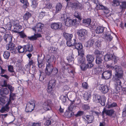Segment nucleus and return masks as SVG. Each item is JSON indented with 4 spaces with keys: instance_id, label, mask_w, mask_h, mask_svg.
Segmentation results:
<instances>
[{
    "instance_id": "obj_1",
    "label": "nucleus",
    "mask_w": 126,
    "mask_h": 126,
    "mask_svg": "<svg viewBox=\"0 0 126 126\" xmlns=\"http://www.w3.org/2000/svg\"><path fill=\"white\" fill-rule=\"evenodd\" d=\"M106 67L110 69L113 70L115 71V74L113 76L112 80L114 81H117V84H115V90L117 93L120 91L122 87L121 85V82L120 79L123 78V71L121 67L118 65H116L113 67L111 65L108 64L106 65Z\"/></svg>"
},
{
    "instance_id": "obj_2",
    "label": "nucleus",
    "mask_w": 126,
    "mask_h": 126,
    "mask_svg": "<svg viewBox=\"0 0 126 126\" xmlns=\"http://www.w3.org/2000/svg\"><path fill=\"white\" fill-rule=\"evenodd\" d=\"M104 59L106 61L110 60H113L114 63H116L117 62L118 59V57H116L112 54L110 53L106 54L104 56Z\"/></svg>"
},
{
    "instance_id": "obj_3",
    "label": "nucleus",
    "mask_w": 126,
    "mask_h": 126,
    "mask_svg": "<svg viewBox=\"0 0 126 126\" xmlns=\"http://www.w3.org/2000/svg\"><path fill=\"white\" fill-rule=\"evenodd\" d=\"M54 67L51 63H46V67L45 70V74L47 75L50 76L52 73Z\"/></svg>"
},
{
    "instance_id": "obj_4",
    "label": "nucleus",
    "mask_w": 126,
    "mask_h": 126,
    "mask_svg": "<svg viewBox=\"0 0 126 126\" xmlns=\"http://www.w3.org/2000/svg\"><path fill=\"white\" fill-rule=\"evenodd\" d=\"M87 32V31L84 29L80 30L77 32L79 38L81 41H83L85 39Z\"/></svg>"
},
{
    "instance_id": "obj_5",
    "label": "nucleus",
    "mask_w": 126,
    "mask_h": 126,
    "mask_svg": "<svg viewBox=\"0 0 126 126\" xmlns=\"http://www.w3.org/2000/svg\"><path fill=\"white\" fill-rule=\"evenodd\" d=\"M6 49L9 50L12 53H15L17 50V47L15 46V45L12 42L9 43L6 45Z\"/></svg>"
},
{
    "instance_id": "obj_6",
    "label": "nucleus",
    "mask_w": 126,
    "mask_h": 126,
    "mask_svg": "<svg viewBox=\"0 0 126 126\" xmlns=\"http://www.w3.org/2000/svg\"><path fill=\"white\" fill-rule=\"evenodd\" d=\"M34 107V102L32 101H30L27 104L25 111L27 112H31L33 110Z\"/></svg>"
},
{
    "instance_id": "obj_7",
    "label": "nucleus",
    "mask_w": 126,
    "mask_h": 126,
    "mask_svg": "<svg viewBox=\"0 0 126 126\" xmlns=\"http://www.w3.org/2000/svg\"><path fill=\"white\" fill-rule=\"evenodd\" d=\"M111 33L110 31L105 32L103 34V38L105 39L106 41H111L113 39V37L110 35Z\"/></svg>"
},
{
    "instance_id": "obj_8",
    "label": "nucleus",
    "mask_w": 126,
    "mask_h": 126,
    "mask_svg": "<svg viewBox=\"0 0 126 126\" xmlns=\"http://www.w3.org/2000/svg\"><path fill=\"white\" fill-rule=\"evenodd\" d=\"M44 26L43 24L39 23L36 24L34 28H32V29L33 31H34L35 32H41Z\"/></svg>"
},
{
    "instance_id": "obj_9",
    "label": "nucleus",
    "mask_w": 126,
    "mask_h": 126,
    "mask_svg": "<svg viewBox=\"0 0 126 126\" xmlns=\"http://www.w3.org/2000/svg\"><path fill=\"white\" fill-rule=\"evenodd\" d=\"M62 26V24L61 23H52L50 25V27L51 29L55 30H59Z\"/></svg>"
},
{
    "instance_id": "obj_10",
    "label": "nucleus",
    "mask_w": 126,
    "mask_h": 126,
    "mask_svg": "<svg viewBox=\"0 0 126 126\" xmlns=\"http://www.w3.org/2000/svg\"><path fill=\"white\" fill-rule=\"evenodd\" d=\"M115 111L113 110H106L105 109H104L103 111L102 112V116L103 118H104V113H105L107 115L111 116L114 113Z\"/></svg>"
},
{
    "instance_id": "obj_11",
    "label": "nucleus",
    "mask_w": 126,
    "mask_h": 126,
    "mask_svg": "<svg viewBox=\"0 0 126 126\" xmlns=\"http://www.w3.org/2000/svg\"><path fill=\"white\" fill-rule=\"evenodd\" d=\"M55 81L54 80H52L49 81L48 85L47 91L48 92H51L55 85Z\"/></svg>"
},
{
    "instance_id": "obj_12",
    "label": "nucleus",
    "mask_w": 126,
    "mask_h": 126,
    "mask_svg": "<svg viewBox=\"0 0 126 126\" xmlns=\"http://www.w3.org/2000/svg\"><path fill=\"white\" fill-rule=\"evenodd\" d=\"M112 75V72L110 70L105 71L102 74L103 78L105 79H109Z\"/></svg>"
},
{
    "instance_id": "obj_13",
    "label": "nucleus",
    "mask_w": 126,
    "mask_h": 126,
    "mask_svg": "<svg viewBox=\"0 0 126 126\" xmlns=\"http://www.w3.org/2000/svg\"><path fill=\"white\" fill-rule=\"evenodd\" d=\"M44 58V56L38 55L37 61L38 66L39 68H41L43 65Z\"/></svg>"
},
{
    "instance_id": "obj_14",
    "label": "nucleus",
    "mask_w": 126,
    "mask_h": 126,
    "mask_svg": "<svg viewBox=\"0 0 126 126\" xmlns=\"http://www.w3.org/2000/svg\"><path fill=\"white\" fill-rule=\"evenodd\" d=\"M13 38L12 35L11 34H5L3 36L4 39L6 43L11 42Z\"/></svg>"
},
{
    "instance_id": "obj_15",
    "label": "nucleus",
    "mask_w": 126,
    "mask_h": 126,
    "mask_svg": "<svg viewBox=\"0 0 126 126\" xmlns=\"http://www.w3.org/2000/svg\"><path fill=\"white\" fill-rule=\"evenodd\" d=\"M70 6L74 10H76L78 9L81 10L82 8V5L79 3H72L71 4Z\"/></svg>"
},
{
    "instance_id": "obj_16",
    "label": "nucleus",
    "mask_w": 126,
    "mask_h": 126,
    "mask_svg": "<svg viewBox=\"0 0 126 126\" xmlns=\"http://www.w3.org/2000/svg\"><path fill=\"white\" fill-rule=\"evenodd\" d=\"M13 24L14 29L16 32L19 31L22 28V26L19 25V21L17 20L14 21Z\"/></svg>"
},
{
    "instance_id": "obj_17",
    "label": "nucleus",
    "mask_w": 126,
    "mask_h": 126,
    "mask_svg": "<svg viewBox=\"0 0 126 126\" xmlns=\"http://www.w3.org/2000/svg\"><path fill=\"white\" fill-rule=\"evenodd\" d=\"M95 31L96 33L99 34L102 33L104 31H107V29L105 27L99 26L96 28Z\"/></svg>"
},
{
    "instance_id": "obj_18",
    "label": "nucleus",
    "mask_w": 126,
    "mask_h": 126,
    "mask_svg": "<svg viewBox=\"0 0 126 126\" xmlns=\"http://www.w3.org/2000/svg\"><path fill=\"white\" fill-rule=\"evenodd\" d=\"M51 101L50 100H47L43 104V107L44 109L47 110L50 109V102Z\"/></svg>"
},
{
    "instance_id": "obj_19",
    "label": "nucleus",
    "mask_w": 126,
    "mask_h": 126,
    "mask_svg": "<svg viewBox=\"0 0 126 126\" xmlns=\"http://www.w3.org/2000/svg\"><path fill=\"white\" fill-rule=\"evenodd\" d=\"M25 52L27 51L29 52L32 51L33 50V47L32 45L27 44V45H24V46Z\"/></svg>"
},
{
    "instance_id": "obj_20",
    "label": "nucleus",
    "mask_w": 126,
    "mask_h": 126,
    "mask_svg": "<svg viewBox=\"0 0 126 126\" xmlns=\"http://www.w3.org/2000/svg\"><path fill=\"white\" fill-rule=\"evenodd\" d=\"M98 8L99 9H101L103 10L104 12L106 14L108 13L109 11L108 9L106 6H105L102 4H99L97 5Z\"/></svg>"
},
{
    "instance_id": "obj_21",
    "label": "nucleus",
    "mask_w": 126,
    "mask_h": 126,
    "mask_svg": "<svg viewBox=\"0 0 126 126\" xmlns=\"http://www.w3.org/2000/svg\"><path fill=\"white\" fill-rule=\"evenodd\" d=\"M77 41L75 39H71L69 41L67 40L66 41L67 45L69 47H71L74 46L77 43Z\"/></svg>"
},
{
    "instance_id": "obj_22",
    "label": "nucleus",
    "mask_w": 126,
    "mask_h": 126,
    "mask_svg": "<svg viewBox=\"0 0 126 126\" xmlns=\"http://www.w3.org/2000/svg\"><path fill=\"white\" fill-rule=\"evenodd\" d=\"M9 93V91L7 87L2 88L1 89L0 93L1 95L4 96L8 94Z\"/></svg>"
},
{
    "instance_id": "obj_23",
    "label": "nucleus",
    "mask_w": 126,
    "mask_h": 126,
    "mask_svg": "<svg viewBox=\"0 0 126 126\" xmlns=\"http://www.w3.org/2000/svg\"><path fill=\"white\" fill-rule=\"evenodd\" d=\"M99 89L101 92L104 93H107L109 90L108 87L106 85H102L100 87Z\"/></svg>"
},
{
    "instance_id": "obj_24",
    "label": "nucleus",
    "mask_w": 126,
    "mask_h": 126,
    "mask_svg": "<svg viewBox=\"0 0 126 126\" xmlns=\"http://www.w3.org/2000/svg\"><path fill=\"white\" fill-rule=\"evenodd\" d=\"M103 57L102 55H100L96 57L95 62L97 64L99 65L102 63L103 61Z\"/></svg>"
},
{
    "instance_id": "obj_25",
    "label": "nucleus",
    "mask_w": 126,
    "mask_h": 126,
    "mask_svg": "<svg viewBox=\"0 0 126 126\" xmlns=\"http://www.w3.org/2000/svg\"><path fill=\"white\" fill-rule=\"evenodd\" d=\"M41 37V35L40 33L35 34L33 35L28 37V38L31 40L34 41L36 40L37 38Z\"/></svg>"
},
{
    "instance_id": "obj_26",
    "label": "nucleus",
    "mask_w": 126,
    "mask_h": 126,
    "mask_svg": "<svg viewBox=\"0 0 126 126\" xmlns=\"http://www.w3.org/2000/svg\"><path fill=\"white\" fill-rule=\"evenodd\" d=\"M85 119L88 122V123H91L94 119V116L92 115H86L84 116Z\"/></svg>"
},
{
    "instance_id": "obj_27",
    "label": "nucleus",
    "mask_w": 126,
    "mask_h": 126,
    "mask_svg": "<svg viewBox=\"0 0 126 126\" xmlns=\"http://www.w3.org/2000/svg\"><path fill=\"white\" fill-rule=\"evenodd\" d=\"M55 59V58L54 55H52L51 56H47L46 58V63H51L53 62Z\"/></svg>"
},
{
    "instance_id": "obj_28",
    "label": "nucleus",
    "mask_w": 126,
    "mask_h": 126,
    "mask_svg": "<svg viewBox=\"0 0 126 126\" xmlns=\"http://www.w3.org/2000/svg\"><path fill=\"white\" fill-rule=\"evenodd\" d=\"M62 7V5L61 3H57L56 6V13H57L60 11Z\"/></svg>"
},
{
    "instance_id": "obj_29",
    "label": "nucleus",
    "mask_w": 126,
    "mask_h": 126,
    "mask_svg": "<svg viewBox=\"0 0 126 126\" xmlns=\"http://www.w3.org/2000/svg\"><path fill=\"white\" fill-rule=\"evenodd\" d=\"M9 104V102H8L5 106L2 107L0 110V112L2 113L5 111H8L9 109V107H8Z\"/></svg>"
},
{
    "instance_id": "obj_30",
    "label": "nucleus",
    "mask_w": 126,
    "mask_h": 126,
    "mask_svg": "<svg viewBox=\"0 0 126 126\" xmlns=\"http://www.w3.org/2000/svg\"><path fill=\"white\" fill-rule=\"evenodd\" d=\"M86 58L87 61L88 62H90V63H92L94 59L93 55L90 54L87 55Z\"/></svg>"
},
{
    "instance_id": "obj_31",
    "label": "nucleus",
    "mask_w": 126,
    "mask_h": 126,
    "mask_svg": "<svg viewBox=\"0 0 126 126\" xmlns=\"http://www.w3.org/2000/svg\"><path fill=\"white\" fill-rule=\"evenodd\" d=\"M78 61L79 63L81 64L85 63V59L83 57H79Z\"/></svg>"
},
{
    "instance_id": "obj_32",
    "label": "nucleus",
    "mask_w": 126,
    "mask_h": 126,
    "mask_svg": "<svg viewBox=\"0 0 126 126\" xmlns=\"http://www.w3.org/2000/svg\"><path fill=\"white\" fill-rule=\"evenodd\" d=\"M63 36L68 41L71 40L73 37V35L72 34L66 33H63Z\"/></svg>"
},
{
    "instance_id": "obj_33",
    "label": "nucleus",
    "mask_w": 126,
    "mask_h": 126,
    "mask_svg": "<svg viewBox=\"0 0 126 126\" xmlns=\"http://www.w3.org/2000/svg\"><path fill=\"white\" fill-rule=\"evenodd\" d=\"M94 40H92V39H89L87 43L86 47H87L90 48L92 46L94 43Z\"/></svg>"
},
{
    "instance_id": "obj_34",
    "label": "nucleus",
    "mask_w": 126,
    "mask_h": 126,
    "mask_svg": "<svg viewBox=\"0 0 126 126\" xmlns=\"http://www.w3.org/2000/svg\"><path fill=\"white\" fill-rule=\"evenodd\" d=\"M75 48L78 50L82 49L83 48V46L82 44L80 43H77L75 44L74 46Z\"/></svg>"
},
{
    "instance_id": "obj_35",
    "label": "nucleus",
    "mask_w": 126,
    "mask_h": 126,
    "mask_svg": "<svg viewBox=\"0 0 126 126\" xmlns=\"http://www.w3.org/2000/svg\"><path fill=\"white\" fill-rule=\"evenodd\" d=\"M10 53L8 51H4L3 53V56L4 59H8L10 57Z\"/></svg>"
},
{
    "instance_id": "obj_36",
    "label": "nucleus",
    "mask_w": 126,
    "mask_h": 126,
    "mask_svg": "<svg viewBox=\"0 0 126 126\" xmlns=\"http://www.w3.org/2000/svg\"><path fill=\"white\" fill-rule=\"evenodd\" d=\"M100 96L98 95H95L93 96V100L96 103H98L100 102Z\"/></svg>"
},
{
    "instance_id": "obj_37",
    "label": "nucleus",
    "mask_w": 126,
    "mask_h": 126,
    "mask_svg": "<svg viewBox=\"0 0 126 126\" xmlns=\"http://www.w3.org/2000/svg\"><path fill=\"white\" fill-rule=\"evenodd\" d=\"M83 97L85 100H88L91 97V95L89 93L87 92H86L84 94Z\"/></svg>"
},
{
    "instance_id": "obj_38",
    "label": "nucleus",
    "mask_w": 126,
    "mask_h": 126,
    "mask_svg": "<svg viewBox=\"0 0 126 126\" xmlns=\"http://www.w3.org/2000/svg\"><path fill=\"white\" fill-rule=\"evenodd\" d=\"M66 20L65 21V24L66 26H70L71 25L72 20L69 18H67L66 19Z\"/></svg>"
},
{
    "instance_id": "obj_39",
    "label": "nucleus",
    "mask_w": 126,
    "mask_h": 126,
    "mask_svg": "<svg viewBox=\"0 0 126 126\" xmlns=\"http://www.w3.org/2000/svg\"><path fill=\"white\" fill-rule=\"evenodd\" d=\"M74 16L79 19V20H81V16L80 14L78 11L75 12Z\"/></svg>"
},
{
    "instance_id": "obj_40",
    "label": "nucleus",
    "mask_w": 126,
    "mask_h": 126,
    "mask_svg": "<svg viewBox=\"0 0 126 126\" xmlns=\"http://www.w3.org/2000/svg\"><path fill=\"white\" fill-rule=\"evenodd\" d=\"M31 16V14L30 13L27 12L24 15L23 18L24 20H27Z\"/></svg>"
},
{
    "instance_id": "obj_41",
    "label": "nucleus",
    "mask_w": 126,
    "mask_h": 126,
    "mask_svg": "<svg viewBox=\"0 0 126 126\" xmlns=\"http://www.w3.org/2000/svg\"><path fill=\"white\" fill-rule=\"evenodd\" d=\"M37 5L38 2L36 0H33L32 1L31 5L32 7L33 8H35L36 7Z\"/></svg>"
},
{
    "instance_id": "obj_42",
    "label": "nucleus",
    "mask_w": 126,
    "mask_h": 126,
    "mask_svg": "<svg viewBox=\"0 0 126 126\" xmlns=\"http://www.w3.org/2000/svg\"><path fill=\"white\" fill-rule=\"evenodd\" d=\"M105 101L106 99L105 98L103 97H102L100 99V102L99 103L102 106H104L105 105Z\"/></svg>"
},
{
    "instance_id": "obj_43",
    "label": "nucleus",
    "mask_w": 126,
    "mask_h": 126,
    "mask_svg": "<svg viewBox=\"0 0 126 126\" xmlns=\"http://www.w3.org/2000/svg\"><path fill=\"white\" fill-rule=\"evenodd\" d=\"M126 8V2H121V4L120 5V8L122 10H123Z\"/></svg>"
},
{
    "instance_id": "obj_44",
    "label": "nucleus",
    "mask_w": 126,
    "mask_h": 126,
    "mask_svg": "<svg viewBox=\"0 0 126 126\" xmlns=\"http://www.w3.org/2000/svg\"><path fill=\"white\" fill-rule=\"evenodd\" d=\"M78 56L79 57H83L84 55V52L82 49L78 50Z\"/></svg>"
},
{
    "instance_id": "obj_45",
    "label": "nucleus",
    "mask_w": 126,
    "mask_h": 126,
    "mask_svg": "<svg viewBox=\"0 0 126 126\" xmlns=\"http://www.w3.org/2000/svg\"><path fill=\"white\" fill-rule=\"evenodd\" d=\"M24 46L22 47L21 46H18V52L20 53H23L25 51V50L24 49Z\"/></svg>"
},
{
    "instance_id": "obj_46",
    "label": "nucleus",
    "mask_w": 126,
    "mask_h": 126,
    "mask_svg": "<svg viewBox=\"0 0 126 126\" xmlns=\"http://www.w3.org/2000/svg\"><path fill=\"white\" fill-rule=\"evenodd\" d=\"M20 1L26 6L25 7L26 8L29 5V3L28 2L27 0H20Z\"/></svg>"
},
{
    "instance_id": "obj_47",
    "label": "nucleus",
    "mask_w": 126,
    "mask_h": 126,
    "mask_svg": "<svg viewBox=\"0 0 126 126\" xmlns=\"http://www.w3.org/2000/svg\"><path fill=\"white\" fill-rule=\"evenodd\" d=\"M12 26V25L11 22L8 23L5 26V28L7 30H11V27Z\"/></svg>"
},
{
    "instance_id": "obj_48",
    "label": "nucleus",
    "mask_w": 126,
    "mask_h": 126,
    "mask_svg": "<svg viewBox=\"0 0 126 126\" xmlns=\"http://www.w3.org/2000/svg\"><path fill=\"white\" fill-rule=\"evenodd\" d=\"M84 113L83 111H79L76 114L75 116L76 117H78L79 116H81L83 115Z\"/></svg>"
},
{
    "instance_id": "obj_49",
    "label": "nucleus",
    "mask_w": 126,
    "mask_h": 126,
    "mask_svg": "<svg viewBox=\"0 0 126 126\" xmlns=\"http://www.w3.org/2000/svg\"><path fill=\"white\" fill-rule=\"evenodd\" d=\"M112 5L116 6L119 5L120 2L118 0H113Z\"/></svg>"
},
{
    "instance_id": "obj_50",
    "label": "nucleus",
    "mask_w": 126,
    "mask_h": 126,
    "mask_svg": "<svg viewBox=\"0 0 126 126\" xmlns=\"http://www.w3.org/2000/svg\"><path fill=\"white\" fill-rule=\"evenodd\" d=\"M117 106V105L116 103L113 102L110 104H109L108 105V108L109 109L115 107Z\"/></svg>"
},
{
    "instance_id": "obj_51",
    "label": "nucleus",
    "mask_w": 126,
    "mask_h": 126,
    "mask_svg": "<svg viewBox=\"0 0 126 126\" xmlns=\"http://www.w3.org/2000/svg\"><path fill=\"white\" fill-rule=\"evenodd\" d=\"M80 66L81 69L83 70H85L88 68L87 65L85 63L81 64Z\"/></svg>"
},
{
    "instance_id": "obj_52",
    "label": "nucleus",
    "mask_w": 126,
    "mask_h": 126,
    "mask_svg": "<svg viewBox=\"0 0 126 126\" xmlns=\"http://www.w3.org/2000/svg\"><path fill=\"white\" fill-rule=\"evenodd\" d=\"M91 20L90 19H85L83 20V22L84 23L89 25L90 24Z\"/></svg>"
},
{
    "instance_id": "obj_53",
    "label": "nucleus",
    "mask_w": 126,
    "mask_h": 126,
    "mask_svg": "<svg viewBox=\"0 0 126 126\" xmlns=\"http://www.w3.org/2000/svg\"><path fill=\"white\" fill-rule=\"evenodd\" d=\"M15 96V94L13 93L12 92L10 93L9 97L10 100H14Z\"/></svg>"
},
{
    "instance_id": "obj_54",
    "label": "nucleus",
    "mask_w": 126,
    "mask_h": 126,
    "mask_svg": "<svg viewBox=\"0 0 126 126\" xmlns=\"http://www.w3.org/2000/svg\"><path fill=\"white\" fill-rule=\"evenodd\" d=\"M9 90L10 93H11L14 91V87L11 85H8L7 87Z\"/></svg>"
},
{
    "instance_id": "obj_55",
    "label": "nucleus",
    "mask_w": 126,
    "mask_h": 126,
    "mask_svg": "<svg viewBox=\"0 0 126 126\" xmlns=\"http://www.w3.org/2000/svg\"><path fill=\"white\" fill-rule=\"evenodd\" d=\"M68 18L65 14H62L61 16V20L64 21H65L66 19Z\"/></svg>"
},
{
    "instance_id": "obj_56",
    "label": "nucleus",
    "mask_w": 126,
    "mask_h": 126,
    "mask_svg": "<svg viewBox=\"0 0 126 126\" xmlns=\"http://www.w3.org/2000/svg\"><path fill=\"white\" fill-rule=\"evenodd\" d=\"M92 36H94V38H93L92 39L94 40V43H95V42H96V41H98V39L99 38V37L98 36H96L94 35H92Z\"/></svg>"
},
{
    "instance_id": "obj_57",
    "label": "nucleus",
    "mask_w": 126,
    "mask_h": 126,
    "mask_svg": "<svg viewBox=\"0 0 126 126\" xmlns=\"http://www.w3.org/2000/svg\"><path fill=\"white\" fill-rule=\"evenodd\" d=\"M86 10L87 11H90L91 9V5L89 4H86L85 6Z\"/></svg>"
},
{
    "instance_id": "obj_58",
    "label": "nucleus",
    "mask_w": 126,
    "mask_h": 126,
    "mask_svg": "<svg viewBox=\"0 0 126 126\" xmlns=\"http://www.w3.org/2000/svg\"><path fill=\"white\" fill-rule=\"evenodd\" d=\"M66 98L67 96L66 95L65 96H61L60 97L61 100L63 103L65 102L66 101Z\"/></svg>"
},
{
    "instance_id": "obj_59",
    "label": "nucleus",
    "mask_w": 126,
    "mask_h": 126,
    "mask_svg": "<svg viewBox=\"0 0 126 126\" xmlns=\"http://www.w3.org/2000/svg\"><path fill=\"white\" fill-rule=\"evenodd\" d=\"M8 70L10 72H14V68L13 66L9 65L8 66Z\"/></svg>"
},
{
    "instance_id": "obj_60",
    "label": "nucleus",
    "mask_w": 126,
    "mask_h": 126,
    "mask_svg": "<svg viewBox=\"0 0 126 126\" xmlns=\"http://www.w3.org/2000/svg\"><path fill=\"white\" fill-rule=\"evenodd\" d=\"M78 22L76 19L72 20L71 25L73 26L76 25L78 24Z\"/></svg>"
},
{
    "instance_id": "obj_61",
    "label": "nucleus",
    "mask_w": 126,
    "mask_h": 126,
    "mask_svg": "<svg viewBox=\"0 0 126 126\" xmlns=\"http://www.w3.org/2000/svg\"><path fill=\"white\" fill-rule=\"evenodd\" d=\"M1 85L2 87H7L8 85H7L6 82L5 80H4L2 82Z\"/></svg>"
},
{
    "instance_id": "obj_62",
    "label": "nucleus",
    "mask_w": 126,
    "mask_h": 126,
    "mask_svg": "<svg viewBox=\"0 0 126 126\" xmlns=\"http://www.w3.org/2000/svg\"><path fill=\"white\" fill-rule=\"evenodd\" d=\"M18 33L19 34L20 37L22 38H24L26 36V35L22 32H19Z\"/></svg>"
},
{
    "instance_id": "obj_63",
    "label": "nucleus",
    "mask_w": 126,
    "mask_h": 126,
    "mask_svg": "<svg viewBox=\"0 0 126 126\" xmlns=\"http://www.w3.org/2000/svg\"><path fill=\"white\" fill-rule=\"evenodd\" d=\"M82 109L84 110H86L89 109L90 108V107L87 105H84L82 106Z\"/></svg>"
},
{
    "instance_id": "obj_64",
    "label": "nucleus",
    "mask_w": 126,
    "mask_h": 126,
    "mask_svg": "<svg viewBox=\"0 0 126 126\" xmlns=\"http://www.w3.org/2000/svg\"><path fill=\"white\" fill-rule=\"evenodd\" d=\"M41 123H32V125L30 126H41Z\"/></svg>"
}]
</instances>
